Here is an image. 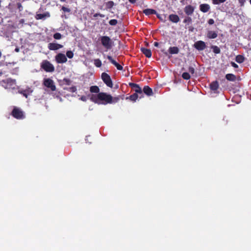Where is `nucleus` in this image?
<instances>
[{"label":"nucleus","mask_w":251,"mask_h":251,"mask_svg":"<svg viewBox=\"0 0 251 251\" xmlns=\"http://www.w3.org/2000/svg\"><path fill=\"white\" fill-rule=\"evenodd\" d=\"M113 97L110 94L104 92L99 93L98 94L92 95L90 100L93 102L98 103L106 104L112 103Z\"/></svg>","instance_id":"obj_1"},{"label":"nucleus","mask_w":251,"mask_h":251,"mask_svg":"<svg viewBox=\"0 0 251 251\" xmlns=\"http://www.w3.org/2000/svg\"><path fill=\"white\" fill-rule=\"evenodd\" d=\"M100 41L102 45L107 50H110L112 47V41L107 36H102L100 37Z\"/></svg>","instance_id":"obj_2"},{"label":"nucleus","mask_w":251,"mask_h":251,"mask_svg":"<svg viewBox=\"0 0 251 251\" xmlns=\"http://www.w3.org/2000/svg\"><path fill=\"white\" fill-rule=\"evenodd\" d=\"M11 114L17 119H23L25 117L23 111L20 108L17 107H14Z\"/></svg>","instance_id":"obj_3"},{"label":"nucleus","mask_w":251,"mask_h":251,"mask_svg":"<svg viewBox=\"0 0 251 251\" xmlns=\"http://www.w3.org/2000/svg\"><path fill=\"white\" fill-rule=\"evenodd\" d=\"M41 67L46 72L51 73L54 71V67L48 60H44L41 64Z\"/></svg>","instance_id":"obj_4"},{"label":"nucleus","mask_w":251,"mask_h":251,"mask_svg":"<svg viewBox=\"0 0 251 251\" xmlns=\"http://www.w3.org/2000/svg\"><path fill=\"white\" fill-rule=\"evenodd\" d=\"M101 79L107 86L112 88L113 83L110 75L104 72L101 74Z\"/></svg>","instance_id":"obj_5"},{"label":"nucleus","mask_w":251,"mask_h":251,"mask_svg":"<svg viewBox=\"0 0 251 251\" xmlns=\"http://www.w3.org/2000/svg\"><path fill=\"white\" fill-rule=\"evenodd\" d=\"M44 85L50 88L52 91H54L56 90V86L54 84L53 81L50 78H46L44 79Z\"/></svg>","instance_id":"obj_6"},{"label":"nucleus","mask_w":251,"mask_h":251,"mask_svg":"<svg viewBox=\"0 0 251 251\" xmlns=\"http://www.w3.org/2000/svg\"><path fill=\"white\" fill-rule=\"evenodd\" d=\"M55 60L57 63H64L67 61L66 56L62 53H59L55 56Z\"/></svg>","instance_id":"obj_7"},{"label":"nucleus","mask_w":251,"mask_h":251,"mask_svg":"<svg viewBox=\"0 0 251 251\" xmlns=\"http://www.w3.org/2000/svg\"><path fill=\"white\" fill-rule=\"evenodd\" d=\"M194 47L198 50H202L205 49L206 45L204 42L198 41L195 43Z\"/></svg>","instance_id":"obj_8"},{"label":"nucleus","mask_w":251,"mask_h":251,"mask_svg":"<svg viewBox=\"0 0 251 251\" xmlns=\"http://www.w3.org/2000/svg\"><path fill=\"white\" fill-rule=\"evenodd\" d=\"M195 10V7L191 5H187L184 8V11L187 16H191Z\"/></svg>","instance_id":"obj_9"},{"label":"nucleus","mask_w":251,"mask_h":251,"mask_svg":"<svg viewBox=\"0 0 251 251\" xmlns=\"http://www.w3.org/2000/svg\"><path fill=\"white\" fill-rule=\"evenodd\" d=\"M62 48V45L57 43H50L48 44L49 49L51 50H56Z\"/></svg>","instance_id":"obj_10"},{"label":"nucleus","mask_w":251,"mask_h":251,"mask_svg":"<svg viewBox=\"0 0 251 251\" xmlns=\"http://www.w3.org/2000/svg\"><path fill=\"white\" fill-rule=\"evenodd\" d=\"M107 58L113 65H114L117 68L118 70L122 71L123 70V67L118 63H117L115 60H114L111 56L107 55Z\"/></svg>","instance_id":"obj_11"},{"label":"nucleus","mask_w":251,"mask_h":251,"mask_svg":"<svg viewBox=\"0 0 251 251\" xmlns=\"http://www.w3.org/2000/svg\"><path fill=\"white\" fill-rule=\"evenodd\" d=\"M143 92L148 96H151L153 95L152 89L147 85L144 87L142 90Z\"/></svg>","instance_id":"obj_12"},{"label":"nucleus","mask_w":251,"mask_h":251,"mask_svg":"<svg viewBox=\"0 0 251 251\" xmlns=\"http://www.w3.org/2000/svg\"><path fill=\"white\" fill-rule=\"evenodd\" d=\"M219 87L218 82L216 80L212 82L210 84V90L213 91L214 93H216V91Z\"/></svg>","instance_id":"obj_13"},{"label":"nucleus","mask_w":251,"mask_h":251,"mask_svg":"<svg viewBox=\"0 0 251 251\" xmlns=\"http://www.w3.org/2000/svg\"><path fill=\"white\" fill-rule=\"evenodd\" d=\"M50 17V14L48 12H46L44 14H37L35 16V19L36 20L45 19L46 18Z\"/></svg>","instance_id":"obj_14"},{"label":"nucleus","mask_w":251,"mask_h":251,"mask_svg":"<svg viewBox=\"0 0 251 251\" xmlns=\"http://www.w3.org/2000/svg\"><path fill=\"white\" fill-rule=\"evenodd\" d=\"M169 20L173 23H177L179 21L180 19L178 15L172 14L169 15Z\"/></svg>","instance_id":"obj_15"},{"label":"nucleus","mask_w":251,"mask_h":251,"mask_svg":"<svg viewBox=\"0 0 251 251\" xmlns=\"http://www.w3.org/2000/svg\"><path fill=\"white\" fill-rule=\"evenodd\" d=\"M210 9V7L209 4L204 3V4H201L200 5V10L203 12V13H206Z\"/></svg>","instance_id":"obj_16"},{"label":"nucleus","mask_w":251,"mask_h":251,"mask_svg":"<svg viewBox=\"0 0 251 251\" xmlns=\"http://www.w3.org/2000/svg\"><path fill=\"white\" fill-rule=\"evenodd\" d=\"M141 50L142 52L148 58L151 56L152 53L151 50L145 48H141Z\"/></svg>","instance_id":"obj_17"},{"label":"nucleus","mask_w":251,"mask_h":251,"mask_svg":"<svg viewBox=\"0 0 251 251\" xmlns=\"http://www.w3.org/2000/svg\"><path fill=\"white\" fill-rule=\"evenodd\" d=\"M218 36L217 33L216 31L209 30L207 33V37L209 39H215Z\"/></svg>","instance_id":"obj_18"},{"label":"nucleus","mask_w":251,"mask_h":251,"mask_svg":"<svg viewBox=\"0 0 251 251\" xmlns=\"http://www.w3.org/2000/svg\"><path fill=\"white\" fill-rule=\"evenodd\" d=\"M143 12L144 14L147 16L156 13V11L155 10L149 8L144 9Z\"/></svg>","instance_id":"obj_19"},{"label":"nucleus","mask_w":251,"mask_h":251,"mask_svg":"<svg viewBox=\"0 0 251 251\" xmlns=\"http://www.w3.org/2000/svg\"><path fill=\"white\" fill-rule=\"evenodd\" d=\"M169 52L171 54H177L179 52V49L177 47H171L169 49Z\"/></svg>","instance_id":"obj_20"},{"label":"nucleus","mask_w":251,"mask_h":251,"mask_svg":"<svg viewBox=\"0 0 251 251\" xmlns=\"http://www.w3.org/2000/svg\"><path fill=\"white\" fill-rule=\"evenodd\" d=\"M226 78L229 81H235L236 79V76L232 74H227L226 75Z\"/></svg>","instance_id":"obj_21"},{"label":"nucleus","mask_w":251,"mask_h":251,"mask_svg":"<svg viewBox=\"0 0 251 251\" xmlns=\"http://www.w3.org/2000/svg\"><path fill=\"white\" fill-rule=\"evenodd\" d=\"M192 22V18L189 17V16H187L185 17V18L183 20V23L186 24L185 25V28H187V25H189L191 24Z\"/></svg>","instance_id":"obj_22"},{"label":"nucleus","mask_w":251,"mask_h":251,"mask_svg":"<svg viewBox=\"0 0 251 251\" xmlns=\"http://www.w3.org/2000/svg\"><path fill=\"white\" fill-rule=\"evenodd\" d=\"M245 58L242 55H238L235 57V61L238 63H242L245 61Z\"/></svg>","instance_id":"obj_23"},{"label":"nucleus","mask_w":251,"mask_h":251,"mask_svg":"<svg viewBox=\"0 0 251 251\" xmlns=\"http://www.w3.org/2000/svg\"><path fill=\"white\" fill-rule=\"evenodd\" d=\"M90 91L91 93H100V88L97 86H92L90 88Z\"/></svg>","instance_id":"obj_24"},{"label":"nucleus","mask_w":251,"mask_h":251,"mask_svg":"<svg viewBox=\"0 0 251 251\" xmlns=\"http://www.w3.org/2000/svg\"><path fill=\"white\" fill-rule=\"evenodd\" d=\"M133 89L134 90V91L135 92V93L140 95L141 96H140V98H141L142 97V90L141 88L139 86V85H138L136 87H135Z\"/></svg>","instance_id":"obj_25"},{"label":"nucleus","mask_w":251,"mask_h":251,"mask_svg":"<svg viewBox=\"0 0 251 251\" xmlns=\"http://www.w3.org/2000/svg\"><path fill=\"white\" fill-rule=\"evenodd\" d=\"M138 98V94L136 93H134L132 95H131L129 97H127L126 99H129L131 101H135Z\"/></svg>","instance_id":"obj_26"},{"label":"nucleus","mask_w":251,"mask_h":251,"mask_svg":"<svg viewBox=\"0 0 251 251\" xmlns=\"http://www.w3.org/2000/svg\"><path fill=\"white\" fill-rule=\"evenodd\" d=\"M211 49L213 50V51L215 54H219L221 52L220 49L217 46H212Z\"/></svg>","instance_id":"obj_27"},{"label":"nucleus","mask_w":251,"mask_h":251,"mask_svg":"<svg viewBox=\"0 0 251 251\" xmlns=\"http://www.w3.org/2000/svg\"><path fill=\"white\" fill-rule=\"evenodd\" d=\"M120 99H121L122 100H124V95L119 96L116 97H113L112 103H116V102H118Z\"/></svg>","instance_id":"obj_28"},{"label":"nucleus","mask_w":251,"mask_h":251,"mask_svg":"<svg viewBox=\"0 0 251 251\" xmlns=\"http://www.w3.org/2000/svg\"><path fill=\"white\" fill-rule=\"evenodd\" d=\"M94 64L97 67H100L101 66L102 63L100 59H96L94 60Z\"/></svg>","instance_id":"obj_29"},{"label":"nucleus","mask_w":251,"mask_h":251,"mask_svg":"<svg viewBox=\"0 0 251 251\" xmlns=\"http://www.w3.org/2000/svg\"><path fill=\"white\" fill-rule=\"evenodd\" d=\"M182 77L185 80H188L191 78V76L189 73L187 72H184L182 74Z\"/></svg>","instance_id":"obj_30"},{"label":"nucleus","mask_w":251,"mask_h":251,"mask_svg":"<svg viewBox=\"0 0 251 251\" xmlns=\"http://www.w3.org/2000/svg\"><path fill=\"white\" fill-rule=\"evenodd\" d=\"M64 89L72 93H74L76 91V88L75 86H72L69 88H64Z\"/></svg>","instance_id":"obj_31"},{"label":"nucleus","mask_w":251,"mask_h":251,"mask_svg":"<svg viewBox=\"0 0 251 251\" xmlns=\"http://www.w3.org/2000/svg\"><path fill=\"white\" fill-rule=\"evenodd\" d=\"M212 3L215 5H218L225 2L226 0H212Z\"/></svg>","instance_id":"obj_32"},{"label":"nucleus","mask_w":251,"mask_h":251,"mask_svg":"<svg viewBox=\"0 0 251 251\" xmlns=\"http://www.w3.org/2000/svg\"><path fill=\"white\" fill-rule=\"evenodd\" d=\"M114 5V3L113 1H109L106 3V6L108 8H111Z\"/></svg>","instance_id":"obj_33"},{"label":"nucleus","mask_w":251,"mask_h":251,"mask_svg":"<svg viewBox=\"0 0 251 251\" xmlns=\"http://www.w3.org/2000/svg\"><path fill=\"white\" fill-rule=\"evenodd\" d=\"M53 38L56 40L60 39L62 38V35L58 32L55 33L53 34Z\"/></svg>","instance_id":"obj_34"},{"label":"nucleus","mask_w":251,"mask_h":251,"mask_svg":"<svg viewBox=\"0 0 251 251\" xmlns=\"http://www.w3.org/2000/svg\"><path fill=\"white\" fill-rule=\"evenodd\" d=\"M63 82L64 84L70 85L71 84L72 81L69 78H65L63 79Z\"/></svg>","instance_id":"obj_35"},{"label":"nucleus","mask_w":251,"mask_h":251,"mask_svg":"<svg viewBox=\"0 0 251 251\" xmlns=\"http://www.w3.org/2000/svg\"><path fill=\"white\" fill-rule=\"evenodd\" d=\"M66 56L69 58H72L74 57V53L71 50L67 51L66 52Z\"/></svg>","instance_id":"obj_36"},{"label":"nucleus","mask_w":251,"mask_h":251,"mask_svg":"<svg viewBox=\"0 0 251 251\" xmlns=\"http://www.w3.org/2000/svg\"><path fill=\"white\" fill-rule=\"evenodd\" d=\"M117 23H118V21L116 19H112V20H110L109 22V24L111 25H115L117 24Z\"/></svg>","instance_id":"obj_37"},{"label":"nucleus","mask_w":251,"mask_h":251,"mask_svg":"<svg viewBox=\"0 0 251 251\" xmlns=\"http://www.w3.org/2000/svg\"><path fill=\"white\" fill-rule=\"evenodd\" d=\"M61 10L63 11L64 12L69 13L71 12V9L70 8L65 6H62L61 8Z\"/></svg>","instance_id":"obj_38"},{"label":"nucleus","mask_w":251,"mask_h":251,"mask_svg":"<svg viewBox=\"0 0 251 251\" xmlns=\"http://www.w3.org/2000/svg\"><path fill=\"white\" fill-rule=\"evenodd\" d=\"M100 17L101 18H104L105 17V15L100 13H96L94 14L93 17L94 18H97L98 17Z\"/></svg>","instance_id":"obj_39"},{"label":"nucleus","mask_w":251,"mask_h":251,"mask_svg":"<svg viewBox=\"0 0 251 251\" xmlns=\"http://www.w3.org/2000/svg\"><path fill=\"white\" fill-rule=\"evenodd\" d=\"M189 73L191 74H194L195 73V69L193 67H189L188 69Z\"/></svg>","instance_id":"obj_40"},{"label":"nucleus","mask_w":251,"mask_h":251,"mask_svg":"<svg viewBox=\"0 0 251 251\" xmlns=\"http://www.w3.org/2000/svg\"><path fill=\"white\" fill-rule=\"evenodd\" d=\"M239 3L241 6H243L245 4V3L246 1V0H238Z\"/></svg>","instance_id":"obj_41"},{"label":"nucleus","mask_w":251,"mask_h":251,"mask_svg":"<svg viewBox=\"0 0 251 251\" xmlns=\"http://www.w3.org/2000/svg\"><path fill=\"white\" fill-rule=\"evenodd\" d=\"M138 85V84H137L134 83H132V82L129 83V86L133 89L135 87H136Z\"/></svg>","instance_id":"obj_42"},{"label":"nucleus","mask_w":251,"mask_h":251,"mask_svg":"<svg viewBox=\"0 0 251 251\" xmlns=\"http://www.w3.org/2000/svg\"><path fill=\"white\" fill-rule=\"evenodd\" d=\"M17 7L19 9L20 11H21L23 10V6L21 3L19 2L17 3Z\"/></svg>","instance_id":"obj_43"},{"label":"nucleus","mask_w":251,"mask_h":251,"mask_svg":"<svg viewBox=\"0 0 251 251\" xmlns=\"http://www.w3.org/2000/svg\"><path fill=\"white\" fill-rule=\"evenodd\" d=\"M214 23V20L213 19H210L208 20V24L209 25H213Z\"/></svg>","instance_id":"obj_44"},{"label":"nucleus","mask_w":251,"mask_h":251,"mask_svg":"<svg viewBox=\"0 0 251 251\" xmlns=\"http://www.w3.org/2000/svg\"><path fill=\"white\" fill-rule=\"evenodd\" d=\"M231 66L235 68H237L238 67V66L237 64H236L235 63L233 62H231Z\"/></svg>","instance_id":"obj_45"},{"label":"nucleus","mask_w":251,"mask_h":251,"mask_svg":"<svg viewBox=\"0 0 251 251\" xmlns=\"http://www.w3.org/2000/svg\"><path fill=\"white\" fill-rule=\"evenodd\" d=\"M80 100L82 101H86L87 100V98L85 96H82L81 98H80Z\"/></svg>","instance_id":"obj_46"},{"label":"nucleus","mask_w":251,"mask_h":251,"mask_svg":"<svg viewBox=\"0 0 251 251\" xmlns=\"http://www.w3.org/2000/svg\"><path fill=\"white\" fill-rule=\"evenodd\" d=\"M187 28H188L189 31H193L194 27L192 26H188Z\"/></svg>","instance_id":"obj_47"},{"label":"nucleus","mask_w":251,"mask_h":251,"mask_svg":"<svg viewBox=\"0 0 251 251\" xmlns=\"http://www.w3.org/2000/svg\"><path fill=\"white\" fill-rule=\"evenodd\" d=\"M159 43L158 42H155L154 43V46L156 47H158L159 46Z\"/></svg>","instance_id":"obj_48"},{"label":"nucleus","mask_w":251,"mask_h":251,"mask_svg":"<svg viewBox=\"0 0 251 251\" xmlns=\"http://www.w3.org/2000/svg\"><path fill=\"white\" fill-rule=\"evenodd\" d=\"M131 3H134L136 2L137 0H128Z\"/></svg>","instance_id":"obj_49"},{"label":"nucleus","mask_w":251,"mask_h":251,"mask_svg":"<svg viewBox=\"0 0 251 251\" xmlns=\"http://www.w3.org/2000/svg\"><path fill=\"white\" fill-rule=\"evenodd\" d=\"M9 80H10V81H12V82H13L14 83H15V80H12V79H8V80H7V82H8Z\"/></svg>","instance_id":"obj_50"},{"label":"nucleus","mask_w":251,"mask_h":251,"mask_svg":"<svg viewBox=\"0 0 251 251\" xmlns=\"http://www.w3.org/2000/svg\"><path fill=\"white\" fill-rule=\"evenodd\" d=\"M19 49L18 48H16V49H15V51H16V52H18V51H19Z\"/></svg>","instance_id":"obj_51"},{"label":"nucleus","mask_w":251,"mask_h":251,"mask_svg":"<svg viewBox=\"0 0 251 251\" xmlns=\"http://www.w3.org/2000/svg\"><path fill=\"white\" fill-rule=\"evenodd\" d=\"M185 0H180V2L182 3V4H183V2Z\"/></svg>","instance_id":"obj_52"},{"label":"nucleus","mask_w":251,"mask_h":251,"mask_svg":"<svg viewBox=\"0 0 251 251\" xmlns=\"http://www.w3.org/2000/svg\"><path fill=\"white\" fill-rule=\"evenodd\" d=\"M63 17H65V18H67L66 16H65V15H62V18H63Z\"/></svg>","instance_id":"obj_53"},{"label":"nucleus","mask_w":251,"mask_h":251,"mask_svg":"<svg viewBox=\"0 0 251 251\" xmlns=\"http://www.w3.org/2000/svg\"><path fill=\"white\" fill-rule=\"evenodd\" d=\"M62 2H65L66 0H60Z\"/></svg>","instance_id":"obj_54"},{"label":"nucleus","mask_w":251,"mask_h":251,"mask_svg":"<svg viewBox=\"0 0 251 251\" xmlns=\"http://www.w3.org/2000/svg\"><path fill=\"white\" fill-rule=\"evenodd\" d=\"M24 96H25V97H27V95L26 94H24Z\"/></svg>","instance_id":"obj_55"},{"label":"nucleus","mask_w":251,"mask_h":251,"mask_svg":"<svg viewBox=\"0 0 251 251\" xmlns=\"http://www.w3.org/2000/svg\"><path fill=\"white\" fill-rule=\"evenodd\" d=\"M250 4L251 5V0H250Z\"/></svg>","instance_id":"obj_56"},{"label":"nucleus","mask_w":251,"mask_h":251,"mask_svg":"<svg viewBox=\"0 0 251 251\" xmlns=\"http://www.w3.org/2000/svg\"><path fill=\"white\" fill-rule=\"evenodd\" d=\"M2 74V73L1 72H0V75Z\"/></svg>","instance_id":"obj_57"}]
</instances>
